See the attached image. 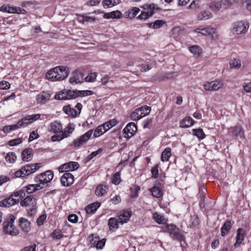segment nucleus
I'll return each mask as SVG.
<instances>
[{"label": "nucleus", "mask_w": 251, "mask_h": 251, "mask_svg": "<svg viewBox=\"0 0 251 251\" xmlns=\"http://www.w3.org/2000/svg\"><path fill=\"white\" fill-rule=\"evenodd\" d=\"M70 70L68 67L59 66L50 69L46 74V78L50 81H61L69 75Z\"/></svg>", "instance_id": "nucleus-1"}, {"label": "nucleus", "mask_w": 251, "mask_h": 251, "mask_svg": "<svg viewBox=\"0 0 251 251\" xmlns=\"http://www.w3.org/2000/svg\"><path fill=\"white\" fill-rule=\"evenodd\" d=\"M15 217L9 215L3 223V229L4 233L11 236H16L19 234V230L14 224Z\"/></svg>", "instance_id": "nucleus-2"}, {"label": "nucleus", "mask_w": 251, "mask_h": 251, "mask_svg": "<svg viewBox=\"0 0 251 251\" xmlns=\"http://www.w3.org/2000/svg\"><path fill=\"white\" fill-rule=\"evenodd\" d=\"M143 9L141 14L137 17L140 20H146L151 17L155 11H158L160 8L154 3L145 4L141 6Z\"/></svg>", "instance_id": "nucleus-3"}, {"label": "nucleus", "mask_w": 251, "mask_h": 251, "mask_svg": "<svg viewBox=\"0 0 251 251\" xmlns=\"http://www.w3.org/2000/svg\"><path fill=\"white\" fill-rule=\"evenodd\" d=\"M54 175L52 171H47L36 176L34 178V181L38 184L39 188L43 189L48 186L53 179Z\"/></svg>", "instance_id": "nucleus-4"}, {"label": "nucleus", "mask_w": 251, "mask_h": 251, "mask_svg": "<svg viewBox=\"0 0 251 251\" xmlns=\"http://www.w3.org/2000/svg\"><path fill=\"white\" fill-rule=\"evenodd\" d=\"M75 129V126L73 124L69 123L64 129L62 128L61 134H54L50 138L52 142H60L65 138L71 136Z\"/></svg>", "instance_id": "nucleus-5"}, {"label": "nucleus", "mask_w": 251, "mask_h": 251, "mask_svg": "<svg viewBox=\"0 0 251 251\" xmlns=\"http://www.w3.org/2000/svg\"><path fill=\"white\" fill-rule=\"evenodd\" d=\"M194 32L200 34L203 36H209L211 40L215 41L218 39L219 35L217 29L215 28L210 26L203 27L202 26H199L196 28Z\"/></svg>", "instance_id": "nucleus-6"}, {"label": "nucleus", "mask_w": 251, "mask_h": 251, "mask_svg": "<svg viewBox=\"0 0 251 251\" xmlns=\"http://www.w3.org/2000/svg\"><path fill=\"white\" fill-rule=\"evenodd\" d=\"M20 204L22 206L28 207L29 209L27 212L29 216H32L36 212L35 206L36 204V200L32 196L28 195L24 199H21Z\"/></svg>", "instance_id": "nucleus-7"}, {"label": "nucleus", "mask_w": 251, "mask_h": 251, "mask_svg": "<svg viewBox=\"0 0 251 251\" xmlns=\"http://www.w3.org/2000/svg\"><path fill=\"white\" fill-rule=\"evenodd\" d=\"M93 130L90 129L83 135L75 139L70 145V146L73 148L78 149L85 145L90 139Z\"/></svg>", "instance_id": "nucleus-8"}, {"label": "nucleus", "mask_w": 251, "mask_h": 251, "mask_svg": "<svg viewBox=\"0 0 251 251\" xmlns=\"http://www.w3.org/2000/svg\"><path fill=\"white\" fill-rule=\"evenodd\" d=\"M42 189L41 188H39L38 187V184L37 183L34 184H29L24 187H23L21 190H20L18 191H16L14 192V196L16 197H19L21 199H23L25 197V192L30 194L33 193L36 191Z\"/></svg>", "instance_id": "nucleus-9"}, {"label": "nucleus", "mask_w": 251, "mask_h": 251, "mask_svg": "<svg viewBox=\"0 0 251 251\" xmlns=\"http://www.w3.org/2000/svg\"><path fill=\"white\" fill-rule=\"evenodd\" d=\"M223 86V81L218 79L211 81H206L203 84V88L207 91H217Z\"/></svg>", "instance_id": "nucleus-10"}, {"label": "nucleus", "mask_w": 251, "mask_h": 251, "mask_svg": "<svg viewBox=\"0 0 251 251\" xmlns=\"http://www.w3.org/2000/svg\"><path fill=\"white\" fill-rule=\"evenodd\" d=\"M250 26L249 23L246 21H238L233 24V30L237 34L245 33Z\"/></svg>", "instance_id": "nucleus-11"}, {"label": "nucleus", "mask_w": 251, "mask_h": 251, "mask_svg": "<svg viewBox=\"0 0 251 251\" xmlns=\"http://www.w3.org/2000/svg\"><path fill=\"white\" fill-rule=\"evenodd\" d=\"M0 11L10 14H25L26 12L21 7L14 6L12 4H4L0 7Z\"/></svg>", "instance_id": "nucleus-12"}, {"label": "nucleus", "mask_w": 251, "mask_h": 251, "mask_svg": "<svg viewBox=\"0 0 251 251\" xmlns=\"http://www.w3.org/2000/svg\"><path fill=\"white\" fill-rule=\"evenodd\" d=\"M82 108V104L80 103H77L74 107H72L70 104L64 106L63 108V110L68 115L75 117L79 115Z\"/></svg>", "instance_id": "nucleus-13"}, {"label": "nucleus", "mask_w": 251, "mask_h": 251, "mask_svg": "<svg viewBox=\"0 0 251 251\" xmlns=\"http://www.w3.org/2000/svg\"><path fill=\"white\" fill-rule=\"evenodd\" d=\"M13 195L14 193L8 198L0 201V207H9L18 203L21 198L19 197H16Z\"/></svg>", "instance_id": "nucleus-14"}, {"label": "nucleus", "mask_w": 251, "mask_h": 251, "mask_svg": "<svg viewBox=\"0 0 251 251\" xmlns=\"http://www.w3.org/2000/svg\"><path fill=\"white\" fill-rule=\"evenodd\" d=\"M50 98V94L47 91H42L37 95L36 101L37 103L44 104L49 101Z\"/></svg>", "instance_id": "nucleus-15"}, {"label": "nucleus", "mask_w": 251, "mask_h": 251, "mask_svg": "<svg viewBox=\"0 0 251 251\" xmlns=\"http://www.w3.org/2000/svg\"><path fill=\"white\" fill-rule=\"evenodd\" d=\"M84 75L79 71H75L73 72L70 79L71 83H81L83 81Z\"/></svg>", "instance_id": "nucleus-16"}, {"label": "nucleus", "mask_w": 251, "mask_h": 251, "mask_svg": "<svg viewBox=\"0 0 251 251\" xmlns=\"http://www.w3.org/2000/svg\"><path fill=\"white\" fill-rule=\"evenodd\" d=\"M61 183L64 186H69L74 182V177L70 173H65L61 178Z\"/></svg>", "instance_id": "nucleus-17"}, {"label": "nucleus", "mask_w": 251, "mask_h": 251, "mask_svg": "<svg viewBox=\"0 0 251 251\" xmlns=\"http://www.w3.org/2000/svg\"><path fill=\"white\" fill-rule=\"evenodd\" d=\"M137 126L135 123L133 122L129 123L127 125L123 131L125 133V137L129 138L131 137L136 131Z\"/></svg>", "instance_id": "nucleus-18"}, {"label": "nucleus", "mask_w": 251, "mask_h": 251, "mask_svg": "<svg viewBox=\"0 0 251 251\" xmlns=\"http://www.w3.org/2000/svg\"><path fill=\"white\" fill-rule=\"evenodd\" d=\"M42 166L41 163L26 165L23 167L26 176H28L38 170Z\"/></svg>", "instance_id": "nucleus-19"}, {"label": "nucleus", "mask_w": 251, "mask_h": 251, "mask_svg": "<svg viewBox=\"0 0 251 251\" xmlns=\"http://www.w3.org/2000/svg\"><path fill=\"white\" fill-rule=\"evenodd\" d=\"M90 243L92 244L91 246L96 247L98 250H101L105 246L106 239L103 238L100 240L98 237H92V239L90 240Z\"/></svg>", "instance_id": "nucleus-20"}, {"label": "nucleus", "mask_w": 251, "mask_h": 251, "mask_svg": "<svg viewBox=\"0 0 251 251\" xmlns=\"http://www.w3.org/2000/svg\"><path fill=\"white\" fill-rule=\"evenodd\" d=\"M62 125L57 121H54L50 123L49 130L54 134L60 133L62 129Z\"/></svg>", "instance_id": "nucleus-21"}, {"label": "nucleus", "mask_w": 251, "mask_h": 251, "mask_svg": "<svg viewBox=\"0 0 251 251\" xmlns=\"http://www.w3.org/2000/svg\"><path fill=\"white\" fill-rule=\"evenodd\" d=\"M228 133L235 137H243L244 131L240 126H235L228 129Z\"/></svg>", "instance_id": "nucleus-22"}, {"label": "nucleus", "mask_w": 251, "mask_h": 251, "mask_svg": "<svg viewBox=\"0 0 251 251\" xmlns=\"http://www.w3.org/2000/svg\"><path fill=\"white\" fill-rule=\"evenodd\" d=\"M245 235V231L244 229L239 228L237 229L236 237V243L234 245L235 248H237L240 245L241 243L244 240Z\"/></svg>", "instance_id": "nucleus-23"}, {"label": "nucleus", "mask_w": 251, "mask_h": 251, "mask_svg": "<svg viewBox=\"0 0 251 251\" xmlns=\"http://www.w3.org/2000/svg\"><path fill=\"white\" fill-rule=\"evenodd\" d=\"M19 225L21 229L25 232H28L30 230L31 224L30 222L24 218H21L19 219Z\"/></svg>", "instance_id": "nucleus-24"}, {"label": "nucleus", "mask_w": 251, "mask_h": 251, "mask_svg": "<svg viewBox=\"0 0 251 251\" xmlns=\"http://www.w3.org/2000/svg\"><path fill=\"white\" fill-rule=\"evenodd\" d=\"M131 212L130 211H123L118 216V220L121 224L126 223L130 219Z\"/></svg>", "instance_id": "nucleus-25"}, {"label": "nucleus", "mask_w": 251, "mask_h": 251, "mask_svg": "<svg viewBox=\"0 0 251 251\" xmlns=\"http://www.w3.org/2000/svg\"><path fill=\"white\" fill-rule=\"evenodd\" d=\"M22 159L24 161L28 162L30 161L33 156V151L32 149L28 148L24 150L22 153Z\"/></svg>", "instance_id": "nucleus-26"}, {"label": "nucleus", "mask_w": 251, "mask_h": 251, "mask_svg": "<svg viewBox=\"0 0 251 251\" xmlns=\"http://www.w3.org/2000/svg\"><path fill=\"white\" fill-rule=\"evenodd\" d=\"M194 123V121L190 117H185L179 123L180 126L182 128H187L192 126Z\"/></svg>", "instance_id": "nucleus-27"}, {"label": "nucleus", "mask_w": 251, "mask_h": 251, "mask_svg": "<svg viewBox=\"0 0 251 251\" xmlns=\"http://www.w3.org/2000/svg\"><path fill=\"white\" fill-rule=\"evenodd\" d=\"M122 17V13L120 11L116 10L111 12L106 13L103 15L105 19H120Z\"/></svg>", "instance_id": "nucleus-28"}, {"label": "nucleus", "mask_w": 251, "mask_h": 251, "mask_svg": "<svg viewBox=\"0 0 251 251\" xmlns=\"http://www.w3.org/2000/svg\"><path fill=\"white\" fill-rule=\"evenodd\" d=\"M189 51L196 57H200L202 52L201 48L197 45H193L189 48Z\"/></svg>", "instance_id": "nucleus-29"}, {"label": "nucleus", "mask_w": 251, "mask_h": 251, "mask_svg": "<svg viewBox=\"0 0 251 251\" xmlns=\"http://www.w3.org/2000/svg\"><path fill=\"white\" fill-rule=\"evenodd\" d=\"M100 205V203L98 202L90 204L85 208L86 212L89 214H93L96 211Z\"/></svg>", "instance_id": "nucleus-30"}, {"label": "nucleus", "mask_w": 251, "mask_h": 251, "mask_svg": "<svg viewBox=\"0 0 251 251\" xmlns=\"http://www.w3.org/2000/svg\"><path fill=\"white\" fill-rule=\"evenodd\" d=\"M222 6L223 4L221 1H212L208 4L209 8L214 12L219 11L221 9Z\"/></svg>", "instance_id": "nucleus-31"}, {"label": "nucleus", "mask_w": 251, "mask_h": 251, "mask_svg": "<svg viewBox=\"0 0 251 251\" xmlns=\"http://www.w3.org/2000/svg\"><path fill=\"white\" fill-rule=\"evenodd\" d=\"M119 221L116 218H111L108 220V226L110 230L113 232L118 228Z\"/></svg>", "instance_id": "nucleus-32"}, {"label": "nucleus", "mask_w": 251, "mask_h": 251, "mask_svg": "<svg viewBox=\"0 0 251 251\" xmlns=\"http://www.w3.org/2000/svg\"><path fill=\"white\" fill-rule=\"evenodd\" d=\"M212 17V14L208 10H204L200 12L198 16L197 19L201 21H205L211 18Z\"/></svg>", "instance_id": "nucleus-33"}, {"label": "nucleus", "mask_w": 251, "mask_h": 251, "mask_svg": "<svg viewBox=\"0 0 251 251\" xmlns=\"http://www.w3.org/2000/svg\"><path fill=\"white\" fill-rule=\"evenodd\" d=\"M140 11V9L138 7H132L125 13V17L127 18L132 19L137 15Z\"/></svg>", "instance_id": "nucleus-34"}, {"label": "nucleus", "mask_w": 251, "mask_h": 251, "mask_svg": "<svg viewBox=\"0 0 251 251\" xmlns=\"http://www.w3.org/2000/svg\"><path fill=\"white\" fill-rule=\"evenodd\" d=\"M107 130L103 126V124H102L98 126L94 130V137L95 138L99 137L103 134Z\"/></svg>", "instance_id": "nucleus-35"}, {"label": "nucleus", "mask_w": 251, "mask_h": 251, "mask_svg": "<svg viewBox=\"0 0 251 251\" xmlns=\"http://www.w3.org/2000/svg\"><path fill=\"white\" fill-rule=\"evenodd\" d=\"M151 192L154 197L159 198L163 195V191L160 187L154 186L151 189Z\"/></svg>", "instance_id": "nucleus-36"}, {"label": "nucleus", "mask_w": 251, "mask_h": 251, "mask_svg": "<svg viewBox=\"0 0 251 251\" xmlns=\"http://www.w3.org/2000/svg\"><path fill=\"white\" fill-rule=\"evenodd\" d=\"M108 189L107 186L100 185L97 187L95 190L96 195L99 197L102 196L107 193Z\"/></svg>", "instance_id": "nucleus-37"}, {"label": "nucleus", "mask_w": 251, "mask_h": 251, "mask_svg": "<svg viewBox=\"0 0 251 251\" xmlns=\"http://www.w3.org/2000/svg\"><path fill=\"white\" fill-rule=\"evenodd\" d=\"M232 226L230 221H226L224 225L221 227V235L225 236L227 234Z\"/></svg>", "instance_id": "nucleus-38"}, {"label": "nucleus", "mask_w": 251, "mask_h": 251, "mask_svg": "<svg viewBox=\"0 0 251 251\" xmlns=\"http://www.w3.org/2000/svg\"><path fill=\"white\" fill-rule=\"evenodd\" d=\"M120 2V0H103L102 5L104 8L112 7L118 4Z\"/></svg>", "instance_id": "nucleus-39"}, {"label": "nucleus", "mask_w": 251, "mask_h": 251, "mask_svg": "<svg viewBox=\"0 0 251 251\" xmlns=\"http://www.w3.org/2000/svg\"><path fill=\"white\" fill-rule=\"evenodd\" d=\"M170 236L173 239L179 241H183L184 239V236L181 234V232L178 228L175 229L174 232L172 233V234H171Z\"/></svg>", "instance_id": "nucleus-40"}, {"label": "nucleus", "mask_w": 251, "mask_h": 251, "mask_svg": "<svg viewBox=\"0 0 251 251\" xmlns=\"http://www.w3.org/2000/svg\"><path fill=\"white\" fill-rule=\"evenodd\" d=\"M170 236L173 239L179 241H183L184 239V236L181 234V232L178 228L175 229L174 232L172 233V234H171Z\"/></svg>", "instance_id": "nucleus-41"}, {"label": "nucleus", "mask_w": 251, "mask_h": 251, "mask_svg": "<svg viewBox=\"0 0 251 251\" xmlns=\"http://www.w3.org/2000/svg\"><path fill=\"white\" fill-rule=\"evenodd\" d=\"M5 159L7 163H14L17 160V155L14 152H9L6 153Z\"/></svg>", "instance_id": "nucleus-42"}, {"label": "nucleus", "mask_w": 251, "mask_h": 251, "mask_svg": "<svg viewBox=\"0 0 251 251\" xmlns=\"http://www.w3.org/2000/svg\"><path fill=\"white\" fill-rule=\"evenodd\" d=\"M171 149L170 148H166L162 153L161 161L163 162L168 161L171 156Z\"/></svg>", "instance_id": "nucleus-43"}, {"label": "nucleus", "mask_w": 251, "mask_h": 251, "mask_svg": "<svg viewBox=\"0 0 251 251\" xmlns=\"http://www.w3.org/2000/svg\"><path fill=\"white\" fill-rule=\"evenodd\" d=\"M143 117L141 111L139 108L136 109L130 114V118L133 121L139 120Z\"/></svg>", "instance_id": "nucleus-44"}, {"label": "nucleus", "mask_w": 251, "mask_h": 251, "mask_svg": "<svg viewBox=\"0 0 251 251\" xmlns=\"http://www.w3.org/2000/svg\"><path fill=\"white\" fill-rule=\"evenodd\" d=\"M152 218L155 222L159 224H164L166 222V220L164 217L159 215L157 212H155L153 214Z\"/></svg>", "instance_id": "nucleus-45"}, {"label": "nucleus", "mask_w": 251, "mask_h": 251, "mask_svg": "<svg viewBox=\"0 0 251 251\" xmlns=\"http://www.w3.org/2000/svg\"><path fill=\"white\" fill-rule=\"evenodd\" d=\"M229 66L231 69H238L241 66V61L239 59L233 58L229 61Z\"/></svg>", "instance_id": "nucleus-46"}, {"label": "nucleus", "mask_w": 251, "mask_h": 251, "mask_svg": "<svg viewBox=\"0 0 251 251\" xmlns=\"http://www.w3.org/2000/svg\"><path fill=\"white\" fill-rule=\"evenodd\" d=\"M95 20V17L88 15H82L78 16V20L81 23L91 22L94 21Z\"/></svg>", "instance_id": "nucleus-47"}, {"label": "nucleus", "mask_w": 251, "mask_h": 251, "mask_svg": "<svg viewBox=\"0 0 251 251\" xmlns=\"http://www.w3.org/2000/svg\"><path fill=\"white\" fill-rule=\"evenodd\" d=\"M165 22L163 20H156L152 23H149L148 24L149 27L153 29H157L161 27L163 25H164Z\"/></svg>", "instance_id": "nucleus-48"}, {"label": "nucleus", "mask_w": 251, "mask_h": 251, "mask_svg": "<svg viewBox=\"0 0 251 251\" xmlns=\"http://www.w3.org/2000/svg\"><path fill=\"white\" fill-rule=\"evenodd\" d=\"M118 123V122L116 119H113L103 124L107 131L109 129L116 126Z\"/></svg>", "instance_id": "nucleus-49"}, {"label": "nucleus", "mask_w": 251, "mask_h": 251, "mask_svg": "<svg viewBox=\"0 0 251 251\" xmlns=\"http://www.w3.org/2000/svg\"><path fill=\"white\" fill-rule=\"evenodd\" d=\"M78 90H66V96H67V99H74L79 97L78 96Z\"/></svg>", "instance_id": "nucleus-50"}, {"label": "nucleus", "mask_w": 251, "mask_h": 251, "mask_svg": "<svg viewBox=\"0 0 251 251\" xmlns=\"http://www.w3.org/2000/svg\"><path fill=\"white\" fill-rule=\"evenodd\" d=\"M177 227L176 226L174 225H165L163 227V231L164 232H168L170 234V236L172 234V233L174 232L175 229H176Z\"/></svg>", "instance_id": "nucleus-51"}, {"label": "nucleus", "mask_w": 251, "mask_h": 251, "mask_svg": "<svg viewBox=\"0 0 251 251\" xmlns=\"http://www.w3.org/2000/svg\"><path fill=\"white\" fill-rule=\"evenodd\" d=\"M54 99L57 100H67V96H66V90L63 91H60L59 93L55 94Z\"/></svg>", "instance_id": "nucleus-52"}, {"label": "nucleus", "mask_w": 251, "mask_h": 251, "mask_svg": "<svg viewBox=\"0 0 251 251\" xmlns=\"http://www.w3.org/2000/svg\"><path fill=\"white\" fill-rule=\"evenodd\" d=\"M193 132L195 136L200 139H203L205 138V134L203 130L201 128L193 129Z\"/></svg>", "instance_id": "nucleus-53"}, {"label": "nucleus", "mask_w": 251, "mask_h": 251, "mask_svg": "<svg viewBox=\"0 0 251 251\" xmlns=\"http://www.w3.org/2000/svg\"><path fill=\"white\" fill-rule=\"evenodd\" d=\"M223 6L226 9L231 7L237 2V0H221Z\"/></svg>", "instance_id": "nucleus-54"}, {"label": "nucleus", "mask_w": 251, "mask_h": 251, "mask_svg": "<svg viewBox=\"0 0 251 251\" xmlns=\"http://www.w3.org/2000/svg\"><path fill=\"white\" fill-rule=\"evenodd\" d=\"M18 129H19V127L17 124L15 125L5 126L3 127L2 130L4 133H9L11 131L15 130Z\"/></svg>", "instance_id": "nucleus-55"}, {"label": "nucleus", "mask_w": 251, "mask_h": 251, "mask_svg": "<svg viewBox=\"0 0 251 251\" xmlns=\"http://www.w3.org/2000/svg\"><path fill=\"white\" fill-rule=\"evenodd\" d=\"M63 235L60 229L54 230L51 234V237L54 239H60L62 238Z\"/></svg>", "instance_id": "nucleus-56"}, {"label": "nucleus", "mask_w": 251, "mask_h": 251, "mask_svg": "<svg viewBox=\"0 0 251 251\" xmlns=\"http://www.w3.org/2000/svg\"><path fill=\"white\" fill-rule=\"evenodd\" d=\"M97 76V74L96 73H89L87 76H86L84 79L85 81L88 82H94Z\"/></svg>", "instance_id": "nucleus-57"}, {"label": "nucleus", "mask_w": 251, "mask_h": 251, "mask_svg": "<svg viewBox=\"0 0 251 251\" xmlns=\"http://www.w3.org/2000/svg\"><path fill=\"white\" fill-rule=\"evenodd\" d=\"M121 181L119 172L115 173L112 177V182L115 185H118Z\"/></svg>", "instance_id": "nucleus-58"}, {"label": "nucleus", "mask_w": 251, "mask_h": 251, "mask_svg": "<svg viewBox=\"0 0 251 251\" xmlns=\"http://www.w3.org/2000/svg\"><path fill=\"white\" fill-rule=\"evenodd\" d=\"M201 1L200 0H194L190 3L189 8L193 10H197L200 8Z\"/></svg>", "instance_id": "nucleus-59"}, {"label": "nucleus", "mask_w": 251, "mask_h": 251, "mask_svg": "<svg viewBox=\"0 0 251 251\" xmlns=\"http://www.w3.org/2000/svg\"><path fill=\"white\" fill-rule=\"evenodd\" d=\"M69 162L65 163L62 165H61L58 168V171L60 173H63L65 172V173H69L70 172V169H69Z\"/></svg>", "instance_id": "nucleus-60"}, {"label": "nucleus", "mask_w": 251, "mask_h": 251, "mask_svg": "<svg viewBox=\"0 0 251 251\" xmlns=\"http://www.w3.org/2000/svg\"><path fill=\"white\" fill-rule=\"evenodd\" d=\"M23 142V139L21 138H18L16 139L10 140L8 141V144L10 146H15L19 145Z\"/></svg>", "instance_id": "nucleus-61"}, {"label": "nucleus", "mask_w": 251, "mask_h": 251, "mask_svg": "<svg viewBox=\"0 0 251 251\" xmlns=\"http://www.w3.org/2000/svg\"><path fill=\"white\" fill-rule=\"evenodd\" d=\"M78 96L79 97H85L88 96H91L93 94V92L91 90H78Z\"/></svg>", "instance_id": "nucleus-62"}, {"label": "nucleus", "mask_w": 251, "mask_h": 251, "mask_svg": "<svg viewBox=\"0 0 251 251\" xmlns=\"http://www.w3.org/2000/svg\"><path fill=\"white\" fill-rule=\"evenodd\" d=\"M10 88V84L6 81L2 80L0 82V89L7 90Z\"/></svg>", "instance_id": "nucleus-63"}, {"label": "nucleus", "mask_w": 251, "mask_h": 251, "mask_svg": "<svg viewBox=\"0 0 251 251\" xmlns=\"http://www.w3.org/2000/svg\"><path fill=\"white\" fill-rule=\"evenodd\" d=\"M139 110L141 111L143 117L147 115L151 110L150 107L147 106H142L139 108Z\"/></svg>", "instance_id": "nucleus-64"}]
</instances>
